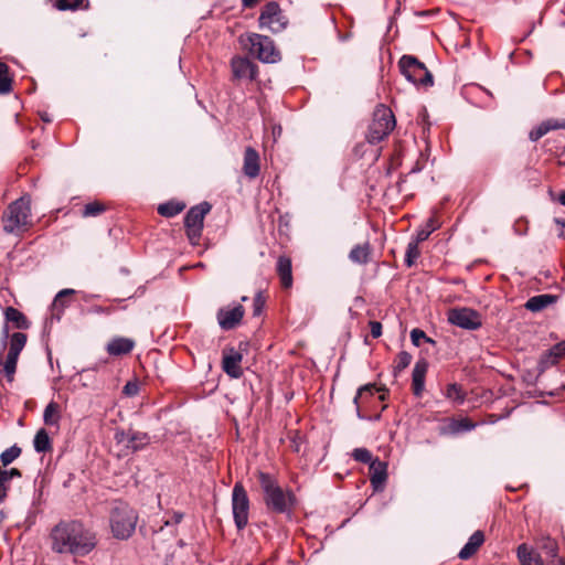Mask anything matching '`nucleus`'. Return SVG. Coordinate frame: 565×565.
Instances as JSON below:
<instances>
[{
  "label": "nucleus",
  "instance_id": "f257e3e1",
  "mask_svg": "<svg viewBox=\"0 0 565 565\" xmlns=\"http://www.w3.org/2000/svg\"><path fill=\"white\" fill-rule=\"evenodd\" d=\"M52 552L74 557H84L98 543L94 530L77 520H64L54 525L49 535Z\"/></svg>",
  "mask_w": 565,
  "mask_h": 565
},
{
  "label": "nucleus",
  "instance_id": "f03ea898",
  "mask_svg": "<svg viewBox=\"0 0 565 565\" xmlns=\"http://www.w3.org/2000/svg\"><path fill=\"white\" fill-rule=\"evenodd\" d=\"M257 479L263 490L266 510L269 513L282 514L287 519H291L298 505V499L292 489H284L278 480L267 472L258 471Z\"/></svg>",
  "mask_w": 565,
  "mask_h": 565
},
{
  "label": "nucleus",
  "instance_id": "7ed1b4c3",
  "mask_svg": "<svg viewBox=\"0 0 565 565\" xmlns=\"http://www.w3.org/2000/svg\"><path fill=\"white\" fill-rule=\"evenodd\" d=\"M138 513L128 503L116 501L109 512V526L117 540H128L136 530Z\"/></svg>",
  "mask_w": 565,
  "mask_h": 565
},
{
  "label": "nucleus",
  "instance_id": "20e7f679",
  "mask_svg": "<svg viewBox=\"0 0 565 565\" xmlns=\"http://www.w3.org/2000/svg\"><path fill=\"white\" fill-rule=\"evenodd\" d=\"M3 231L8 234H20L32 225L31 200L22 196L12 202L2 214Z\"/></svg>",
  "mask_w": 565,
  "mask_h": 565
},
{
  "label": "nucleus",
  "instance_id": "39448f33",
  "mask_svg": "<svg viewBox=\"0 0 565 565\" xmlns=\"http://www.w3.org/2000/svg\"><path fill=\"white\" fill-rule=\"evenodd\" d=\"M396 125L393 111L380 104L373 111V118L369 125L365 138L370 143H379L384 140Z\"/></svg>",
  "mask_w": 565,
  "mask_h": 565
},
{
  "label": "nucleus",
  "instance_id": "423d86ee",
  "mask_svg": "<svg viewBox=\"0 0 565 565\" xmlns=\"http://www.w3.org/2000/svg\"><path fill=\"white\" fill-rule=\"evenodd\" d=\"M401 73L407 81L422 88L434 85V77L426 65L413 55H403L398 61Z\"/></svg>",
  "mask_w": 565,
  "mask_h": 565
},
{
  "label": "nucleus",
  "instance_id": "0eeeda50",
  "mask_svg": "<svg viewBox=\"0 0 565 565\" xmlns=\"http://www.w3.org/2000/svg\"><path fill=\"white\" fill-rule=\"evenodd\" d=\"M212 205L209 202H202L192 206L185 214L184 227L186 237L191 245L200 244L204 227V218L210 213Z\"/></svg>",
  "mask_w": 565,
  "mask_h": 565
},
{
  "label": "nucleus",
  "instance_id": "6e6552de",
  "mask_svg": "<svg viewBox=\"0 0 565 565\" xmlns=\"http://www.w3.org/2000/svg\"><path fill=\"white\" fill-rule=\"evenodd\" d=\"M250 54L264 63H278L281 60V53L275 46L274 41L258 33H252L247 36V43Z\"/></svg>",
  "mask_w": 565,
  "mask_h": 565
},
{
  "label": "nucleus",
  "instance_id": "1a4fd4ad",
  "mask_svg": "<svg viewBox=\"0 0 565 565\" xmlns=\"http://www.w3.org/2000/svg\"><path fill=\"white\" fill-rule=\"evenodd\" d=\"M249 498L242 482L237 481L232 490V511L238 530L245 529L249 515Z\"/></svg>",
  "mask_w": 565,
  "mask_h": 565
},
{
  "label": "nucleus",
  "instance_id": "9d476101",
  "mask_svg": "<svg viewBox=\"0 0 565 565\" xmlns=\"http://www.w3.org/2000/svg\"><path fill=\"white\" fill-rule=\"evenodd\" d=\"M258 23L260 29H268L273 33H278L286 29L288 20L282 14L279 4L275 1H270L262 9Z\"/></svg>",
  "mask_w": 565,
  "mask_h": 565
},
{
  "label": "nucleus",
  "instance_id": "9b49d317",
  "mask_svg": "<svg viewBox=\"0 0 565 565\" xmlns=\"http://www.w3.org/2000/svg\"><path fill=\"white\" fill-rule=\"evenodd\" d=\"M448 321L461 329L478 330L482 326L481 315L471 308H451L447 312Z\"/></svg>",
  "mask_w": 565,
  "mask_h": 565
},
{
  "label": "nucleus",
  "instance_id": "f8f14e48",
  "mask_svg": "<svg viewBox=\"0 0 565 565\" xmlns=\"http://www.w3.org/2000/svg\"><path fill=\"white\" fill-rule=\"evenodd\" d=\"M245 315V308L239 305L221 307L216 312V320L222 330L228 331L237 328Z\"/></svg>",
  "mask_w": 565,
  "mask_h": 565
},
{
  "label": "nucleus",
  "instance_id": "ddd939ff",
  "mask_svg": "<svg viewBox=\"0 0 565 565\" xmlns=\"http://www.w3.org/2000/svg\"><path fill=\"white\" fill-rule=\"evenodd\" d=\"M231 67L235 79L255 81L258 75V66L247 57L234 56Z\"/></svg>",
  "mask_w": 565,
  "mask_h": 565
},
{
  "label": "nucleus",
  "instance_id": "4468645a",
  "mask_svg": "<svg viewBox=\"0 0 565 565\" xmlns=\"http://www.w3.org/2000/svg\"><path fill=\"white\" fill-rule=\"evenodd\" d=\"M243 355L234 348L223 350L222 369L232 379H239L243 375L241 366Z\"/></svg>",
  "mask_w": 565,
  "mask_h": 565
},
{
  "label": "nucleus",
  "instance_id": "2eb2a0df",
  "mask_svg": "<svg viewBox=\"0 0 565 565\" xmlns=\"http://www.w3.org/2000/svg\"><path fill=\"white\" fill-rule=\"evenodd\" d=\"M369 476L374 491H382L387 480V463L375 458L369 466Z\"/></svg>",
  "mask_w": 565,
  "mask_h": 565
},
{
  "label": "nucleus",
  "instance_id": "dca6fc26",
  "mask_svg": "<svg viewBox=\"0 0 565 565\" xmlns=\"http://www.w3.org/2000/svg\"><path fill=\"white\" fill-rule=\"evenodd\" d=\"M476 424L469 418H448L445 423L439 427V434L443 436L448 435H457L463 431H470L475 429Z\"/></svg>",
  "mask_w": 565,
  "mask_h": 565
},
{
  "label": "nucleus",
  "instance_id": "f3484780",
  "mask_svg": "<svg viewBox=\"0 0 565 565\" xmlns=\"http://www.w3.org/2000/svg\"><path fill=\"white\" fill-rule=\"evenodd\" d=\"M259 154L253 147H247L244 151L243 173L248 179H255L259 175Z\"/></svg>",
  "mask_w": 565,
  "mask_h": 565
},
{
  "label": "nucleus",
  "instance_id": "a211bd4d",
  "mask_svg": "<svg viewBox=\"0 0 565 565\" xmlns=\"http://www.w3.org/2000/svg\"><path fill=\"white\" fill-rule=\"evenodd\" d=\"M428 370V363L425 359H419L412 373V390L415 396H420L425 388V377Z\"/></svg>",
  "mask_w": 565,
  "mask_h": 565
},
{
  "label": "nucleus",
  "instance_id": "6ab92c4d",
  "mask_svg": "<svg viewBox=\"0 0 565 565\" xmlns=\"http://www.w3.org/2000/svg\"><path fill=\"white\" fill-rule=\"evenodd\" d=\"M565 129V119L550 118L542 121L536 128L532 129L529 138L532 141H537L552 130Z\"/></svg>",
  "mask_w": 565,
  "mask_h": 565
},
{
  "label": "nucleus",
  "instance_id": "aec40b11",
  "mask_svg": "<svg viewBox=\"0 0 565 565\" xmlns=\"http://www.w3.org/2000/svg\"><path fill=\"white\" fill-rule=\"evenodd\" d=\"M484 543V534L482 531H476L468 540V542L460 550L458 556L460 559L467 561L471 558L481 545Z\"/></svg>",
  "mask_w": 565,
  "mask_h": 565
},
{
  "label": "nucleus",
  "instance_id": "412c9836",
  "mask_svg": "<svg viewBox=\"0 0 565 565\" xmlns=\"http://www.w3.org/2000/svg\"><path fill=\"white\" fill-rule=\"evenodd\" d=\"M277 275L282 288L288 289L292 286L291 259L288 256H279L276 266Z\"/></svg>",
  "mask_w": 565,
  "mask_h": 565
},
{
  "label": "nucleus",
  "instance_id": "4be33fe9",
  "mask_svg": "<svg viewBox=\"0 0 565 565\" xmlns=\"http://www.w3.org/2000/svg\"><path fill=\"white\" fill-rule=\"evenodd\" d=\"M516 555L521 565H544L541 554L525 543L518 546Z\"/></svg>",
  "mask_w": 565,
  "mask_h": 565
},
{
  "label": "nucleus",
  "instance_id": "5701e85b",
  "mask_svg": "<svg viewBox=\"0 0 565 565\" xmlns=\"http://www.w3.org/2000/svg\"><path fill=\"white\" fill-rule=\"evenodd\" d=\"M150 443V437L147 433L128 429L126 449L131 452L143 449Z\"/></svg>",
  "mask_w": 565,
  "mask_h": 565
},
{
  "label": "nucleus",
  "instance_id": "b1692460",
  "mask_svg": "<svg viewBox=\"0 0 565 565\" xmlns=\"http://www.w3.org/2000/svg\"><path fill=\"white\" fill-rule=\"evenodd\" d=\"M557 296L550 294H542L531 297L524 305L525 309L532 312H540L548 306L555 303Z\"/></svg>",
  "mask_w": 565,
  "mask_h": 565
},
{
  "label": "nucleus",
  "instance_id": "393cba45",
  "mask_svg": "<svg viewBox=\"0 0 565 565\" xmlns=\"http://www.w3.org/2000/svg\"><path fill=\"white\" fill-rule=\"evenodd\" d=\"M135 342L131 339L117 337L107 344V352L110 355H124L132 351Z\"/></svg>",
  "mask_w": 565,
  "mask_h": 565
},
{
  "label": "nucleus",
  "instance_id": "a878e982",
  "mask_svg": "<svg viewBox=\"0 0 565 565\" xmlns=\"http://www.w3.org/2000/svg\"><path fill=\"white\" fill-rule=\"evenodd\" d=\"M74 292L75 291L73 289H63L55 296L52 303L51 321L54 319L58 321L61 319V315L63 313L64 308L68 306V299L74 295Z\"/></svg>",
  "mask_w": 565,
  "mask_h": 565
},
{
  "label": "nucleus",
  "instance_id": "bb28decb",
  "mask_svg": "<svg viewBox=\"0 0 565 565\" xmlns=\"http://www.w3.org/2000/svg\"><path fill=\"white\" fill-rule=\"evenodd\" d=\"M6 323L12 322L17 329L26 330L30 328L28 318L13 307H8L4 310Z\"/></svg>",
  "mask_w": 565,
  "mask_h": 565
},
{
  "label": "nucleus",
  "instance_id": "cd10ccee",
  "mask_svg": "<svg viewBox=\"0 0 565 565\" xmlns=\"http://www.w3.org/2000/svg\"><path fill=\"white\" fill-rule=\"evenodd\" d=\"M28 337L22 332H14L10 337L8 356L19 359V355L25 347Z\"/></svg>",
  "mask_w": 565,
  "mask_h": 565
},
{
  "label": "nucleus",
  "instance_id": "c85d7f7f",
  "mask_svg": "<svg viewBox=\"0 0 565 565\" xmlns=\"http://www.w3.org/2000/svg\"><path fill=\"white\" fill-rule=\"evenodd\" d=\"M537 547L545 554L547 562H553L554 559L559 558L558 554V545L556 541L552 540L548 536H544L537 541Z\"/></svg>",
  "mask_w": 565,
  "mask_h": 565
},
{
  "label": "nucleus",
  "instance_id": "c756f323",
  "mask_svg": "<svg viewBox=\"0 0 565 565\" xmlns=\"http://www.w3.org/2000/svg\"><path fill=\"white\" fill-rule=\"evenodd\" d=\"M185 203L177 200H170L158 206V213L163 217H173L185 209Z\"/></svg>",
  "mask_w": 565,
  "mask_h": 565
},
{
  "label": "nucleus",
  "instance_id": "7c9ffc66",
  "mask_svg": "<svg viewBox=\"0 0 565 565\" xmlns=\"http://www.w3.org/2000/svg\"><path fill=\"white\" fill-rule=\"evenodd\" d=\"M370 253H371V246L366 242L364 244L355 245L351 249V252L349 254V258L351 262H353L355 264L363 265L369 262Z\"/></svg>",
  "mask_w": 565,
  "mask_h": 565
},
{
  "label": "nucleus",
  "instance_id": "2f4dec72",
  "mask_svg": "<svg viewBox=\"0 0 565 565\" xmlns=\"http://www.w3.org/2000/svg\"><path fill=\"white\" fill-rule=\"evenodd\" d=\"M375 391L377 392V387L375 384H365L358 390L353 403L356 406V413L360 418H363V416L361 415L360 403L365 402L370 397H373Z\"/></svg>",
  "mask_w": 565,
  "mask_h": 565
},
{
  "label": "nucleus",
  "instance_id": "473e14b6",
  "mask_svg": "<svg viewBox=\"0 0 565 565\" xmlns=\"http://www.w3.org/2000/svg\"><path fill=\"white\" fill-rule=\"evenodd\" d=\"M33 446L35 451L38 452H47L52 450V441L47 434V431L44 428H41L35 434Z\"/></svg>",
  "mask_w": 565,
  "mask_h": 565
},
{
  "label": "nucleus",
  "instance_id": "72a5a7b5",
  "mask_svg": "<svg viewBox=\"0 0 565 565\" xmlns=\"http://www.w3.org/2000/svg\"><path fill=\"white\" fill-rule=\"evenodd\" d=\"M444 395L446 398L458 404H462L466 399V393L462 386L458 383L448 384L444 391Z\"/></svg>",
  "mask_w": 565,
  "mask_h": 565
},
{
  "label": "nucleus",
  "instance_id": "f704fd0d",
  "mask_svg": "<svg viewBox=\"0 0 565 565\" xmlns=\"http://www.w3.org/2000/svg\"><path fill=\"white\" fill-rule=\"evenodd\" d=\"M108 205L102 201H93L84 205L83 217H97L108 210Z\"/></svg>",
  "mask_w": 565,
  "mask_h": 565
},
{
  "label": "nucleus",
  "instance_id": "c9c22d12",
  "mask_svg": "<svg viewBox=\"0 0 565 565\" xmlns=\"http://www.w3.org/2000/svg\"><path fill=\"white\" fill-rule=\"evenodd\" d=\"M60 420V405L52 401L50 402L43 414V422L47 426H55L58 424Z\"/></svg>",
  "mask_w": 565,
  "mask_h": 565
},
{
  "label": "nucleus",
  "instance_id": "e433bc0d",
  "mask_svg": "<svg viewBox=\"0 0 565 565\" xmlns=\"http://www.w3.org/2000/svg\"><path fill=\"white\" fill-rule=\"evenodd\" d=\"M439 226H440V223H439L437 215L436 214L431 215L427 220L425 226L417 232V235H416L417 242L426 241L433 232H435L437 228H439Z\"/></svg>",
  "mask_w": 565,
  "mask_h": 565
},
{
  "label": "nucleus",
  "instance_id": "4c0bfd02",
  "mask_svg": "<svg viewBox=\"0 0 565 565\" xmlns=\"http://www.w3.org/2000/svg\"><path fill=\"white\" fill-rule=\"evenodd\" d=\"M12 90V78L9 76V66L0 62V95L9 94Z\"/></svg>",
  "mask_w": 565,
  "mask_h": 565
},
{
  "label": "nucleus",
  "instance_id": "58836bf2",
  "mask_svg": "<svg viewBox=\"0 0 565 565\" xmlns=\"http://www.w3.org/2000/svg\"><path fill=\"white\" fill-rule=\"evenodd\" d=\"M419 243L420 242H417V238L408 243L405 253V264L407 267H412L416 259L420 256V250L418 247Z\"/></svg>",
  "mask_w": 565,
  "mask_h": 565
},
{
  "label": "nucleus",
  "instance_id": "ea45409f",
  "mask_svg": "<svg viewBox=\"0 0 565 565\" xmlns=\"http://www.w3.org/2000/svg\"><path fill=\"white\" fill-rule=\"evenodd\" d=\"M21 455V448L17 445L6 449L0 455V460L3 467L9 466L12 461H14Z\"/></svg>",
  "mask_w": 565,
  "mask_h": 565
},
{
  "label": "nucleus",
  "instance_id": "a19ab883",
  "mask_svg": "<svg viewBox=\"0 0 565 565\" xmlns=\"http://www.w3.org/2000/svg\"><path fill=\"white\" fill-rule=\"evenodd\" d=\"M411 362H412V355L408 352H406V351L399 352L395 359L394 374L397 375L399 372L405 370L411 364Z\"/></svg>",
  "mask_w": 565,
  "mask_h": 565
},
{
  "label": "nucleus",
  "instance_id": "79ce46f5",
  "mask_svg": "<svg viewBox=\"0 0 565 565\" xmlns=\"http://www.w3.org/2000/svg\"><path fill=\"white\" fill-rule=\"evenodd\" d=\"M352 457L359 462L369 463V466L374 461L372 452L366 448H355L352 452Z\"/></svg>",
  "mask_w": 565,
  "mask_h": 565
},
{
  "label": "nucleus",
  "instance_id": "37998d69",
  "mask_svg": "<svg viewBox=\"0 0 565 565\" xmlns=\"http://www.w3.org/2000/svg\"><path fill=\"white\" fill-rule=\"evenodd\" d=\"M266 296L263 291H258L253 300V315L255 317H258L263 313L265 303H266Z\"/></svg>",
  "mask_w": 565,
  "mask_h": 565
},
{
  "label": "nucleus",
  "instance_id": "c03bdc74",
  "mask_svg": "<svg viewBox=\"0 0 565 565\" xmlns=\"http://www.w3.org/2000/svg\"><path fill=\"white\" fill-rule=\"evenodd\" d=\"M84 0H56V8L58 10H77L83 7Z\"/></svg>",
  "mask_w": 565,
  "mask_h": 565
},
{
  "label": "nucleus",
  "instance_id": "a18cd8bd",
  "mask_svg": "<svg viewBox=\"0 0 565 565\" xmlns=\"http://www.w3.org/2000/svg\"><path fill=\"white\" fill-rule=\"evenodd\" d=\"M411 340H412V343L416 347L420 345L422 340L429 342V343H434V341L430 338H428L423 330H420L418 328H415L411 331Z\"/></svg>",
  "mask_w": 565,
  "mask_h": 565
},
{
  "label": "nucleus",
  "instance_id": "49530a36",
  "mask_svg": "<svg viewBox=\"0 0 565 565\" xmlns=\"http://www.w3.org/2000/svg\"><path fill=\"white\" fill-rule=\"evenodd\" d=\"M11 481L10 477L7 473V470L0 469V501L7 497L8 492V483Z\"/></svg>",
  "mask_w": 565,
  "mask_h": 565
},
{
  "label": "nucleus",
  "instance_id": "de8ad7c7",
  "mask_svg": "<svg viewBox=\"0 0 565 565\" xmlns=\"http://www.w3.org/2000/svg\"><path fill=\"white\" fill-rule=\"evenodd\" d=\"M139 382L138 381H129L126 383V385L124 386L122 388V394L128 396V397H132V396H136L138 395L139 393Z\"/></svg>",
  "mask_w": 565,
  "mask_h": 565
},
{
  "label": "nucleus",
  "instance_id": "09e8293b",
  "mask_svg": "<svg viewBox=\"0 0 565 565\" xmlns=\"http://www.w3.org/2000/svg\"><path fill=\"white\" fill-rule=\"evenodd\" d=\"M558 361L559 359L554 356L553 352L548 350L542 355L540 364L542 365V367L546 369L552 365H555L556 363H558Z\"/></svg>",
  "mask_w": 565,
  "mask_h": 565
},
{
  "label": "nucleus",
  "instance_id": "8fccbe9b",
  "mask_svg": "<svg viewBox=\"0 0 565 565\" xmlns=\"http://www.w3.org/2000/svg\"><path fill=\"white\" fill-rule=\"evenodd\" d=\"M182 519H183L182 513L173 512V514L169 519L164 520L163 525L160 526V530H162L163 526L177 525L182 521Z\"/></svg>",
  "mask_w": 565,
  "mask_h": 565
},
{
  "label": "nucleus",
  "instance_id": "3c124183",
  "mask_svg": "<svg viewBox=\"0 0 565 565\" xmlns=\"http://www.w3.org/2000/svg\"><path fill=\"white\" fill-rule=\"evenodd\" d=\"M371 335L377 339L382 335V323L375 320L369 322Z\"/></svg>",
  "mask_w": 565,
  "mask_h": 565
},
{
  "label": "nucleus",
  "instance_id": "603ef678",
  "mask_svg": "<svg viewBox=\"0 0 565 565\" xmlns=\"http://www.w3.org/2000/svg\"><path fill=\"white\" fill-rule=\"evenodd\" d=\"M551 352H553L554 356L558 358L559 360L565 356V340L555 344L552 349H550Z\"/></svg>",
  "mask_w": 565,
  "mask_h": 565
},
{
  "label": "nucleus",
  "instance_id": "864d4df0",
  "mask_svg": "<svg viewBox=\"0 0 565 565\" xmlns=\"http://www.w3.org/2000/svg\"><path fill=\"white\" fill-rule=\"evenodd\" d=\"M115 440L118 443V444H124L125 445L127 444V431L125 430H116L115 433Z\"/></svg>",
  "mask_w": 565,
  "mask_h": 565
},
{
  "label": "nucleus",
  "instance_id": "5fc2aeb1",
  "mask_svg": "<svg viewBox=\"0 0 565 565\" xmlns=\"http://www.w3.org/2000/svg\"><path fill=\"white\" fill-rule=\"evenodd\" d=\"M8 339H9V326H8V323H4L2 331H1V342H2L3 348L7 347Z\"/></svg>",
  "mask_w": 565,
  "mask_h": 565
},
{
  "label": "nucleus",
  "instance_id": "6e6d98bb",
  "mask_svg": "<svg viewBox=\"0 0 565 565\" xmlns=\"http://www.w3.org/2000/svg\"><path fill=\"white\" fill-rule=\"evenodd\" d=\"M262 0H242V7L244 9L255 8Z\"/></svg>",
  "mask_w": 565,
  "mask_h": 565
},
{
  "label": "nucleus",
  "instance_id": "4d7b16f0",
  "mask_svg": "<svg viewBox=\"0 0 565 565\" xmlns=\"http://www.w3.org/2000/svg\"><path fill=\"white\" fill-rule=\"evenodd\" d=\"M7 473L10 477V479L20 478L22 476L21 471L18 468H11L10 470H7Z\"/></svg>",
  "mask_w": 565,
  "mask_h": 565
},
{
  "label": "nucleus",
  "instance_id": "13d9d810",
  "mask_svg": "<svg viewBox=\"0 0 565 565\" xmlns=\"http://www.w3.org/2000/svg\"><path fill=\"white\" fill-rule=\"evenodd\" d=\"M526 173L530 178V180H533L535 182H539L540 181V178L537 175V171L533 170V169H526Z\"/></svg>",
  "mask_w": 565,
  "mask_h": 565
},
{
  "label": "nucleus",
  "instance_id": "bf43d9fd",
  "mask_svg": "<svg viewBox=\"0 0 565 565\" xmlns=\"http://www.w3.org/2000/svg\"><path fill=\"white\" fill-rule=\"evenodd\" d=\"M114 307H97L95 309L96 312H99V313H106V315H110L111 312H114Z\"/></svg>",
  "mask_w": 565,
  "mask_h": 565
},
{
  "label": "nucleus",
  "instance_id": "052dcab7",
  "mask_svg": "<svg viewBox=\"0 0 565 565\" xmlns=\"http://www.w3.org/2000/svg\"><path fill=\"white\" fill-rule=\"evenodd\" d=\"M555 223L562 226L559 236L565 238V220L555 218Z\"/></svg>",
  "mask_w": 565,
  "mask_h": 565
},
{
  "label": "nucleus",
  "instance_id": "680f3d73",
  "mask_svg": "<svg viewBox=\"0 0 565 565\" xmlns=\"http://www.w3.org/2000/svg\"><path fill=\"white\" fill-rule=\"evenodd\" d=\"M423 168H424V164L422 163V161H420V160H417V161H416V163H415V166L412 168L411 172H412V173L419 172V171H422V170H423Z\"/></svg>",
  "mask_w": 565,
  "mask_h": 565
},
{
  "label": "nucleus",
  "instance_id": "e2e57ef3",
  "mask_svg": "<svg viewBox=\"0 0 565 565\" xmlns=\"http://www.w3.org/2000/svg\"><path fill=\"white\" fill-rule=\"evenodd\" d=\"M377 392L381 393L380 395V401H385L386 399V396H387V390L385 387H379L377 388Z\"/></svg>",
  "mask_w": 565,
  "mask_h": 565
},
{
  "label": "nucleus",
  "instance_id": "0e129e2a",
  "mask_svg": "<svg viewBox=\"0 0 565 565\" xmlns=\"http://www.w3.org/2000/svg\"><path fill=\"white\" fill-rule=\"evenodd\" d=\"M546 565H565V558L559 557L553 562H547Z\"/></svg>",
  "mask_w": 565,
  "mask_h": 565
},
{
  "label": "nucleus",
  "instance_id": "69168bd1",
  "mask_svg": "<svg viewBox=\"0 0 565 565\" xmlns=\"http://www.w3.org/2000/svg\"><path fill=\"white\" fill-rule=\"evenodd\" d=\"M557 163L558 166L565 167V150L558 154Z\"/></svg>",
  "mask_w": 565,
  "mask_h": 565
},
{
  "label": "nucleus",
  "instance_id": "338daca9",
  "mask_svg": "<svg viewBox=\"0 0 565 565\" xmlns=\"http://www.w3.org/2000/svg\"><path fill=\"white\" fill-rule=\"evenodd\" d=\"M557 201L565 206V191L559 193Z\"/></svg>",
  "mask_w": 565,
  "mask_h": 565
},
{
  "label": "nucleus",
  "instance_id": "774afa93",
  "mask_svg": "<svg viewBox=\"0 0 565 565\" xmlns=\"http://www.w3.org/2000/svg\"><path fill=\"white\" fill-rule=\"evenodd\" d=\"M38 146V143H35V141H32V147L35 149Z\"/></svg>",
  "mask_w": 565,
  "mask_h": 565
}]
</instances>
